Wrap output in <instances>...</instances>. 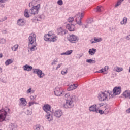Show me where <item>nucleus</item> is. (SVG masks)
<instances>
[{
    "label": "nucleus",
    "mask_w": 130,
    "mask_h": 130,
    "mask_svg": "<svg viewBox=\"0 0 130 130\" xmlns=\"http://www.w3.org/2000/svg\"><path fill=\"white\" fill-rule=\"evenodd\" d=\"M53 114H54L55 117L60 118L62 115V111L61 110H56Z\"/></svg>",
    "instance_id": "obj_11"
},
{
    "label": "nucleus",
    "mask_w": 130,
    "mask_h": 130,
    "mask_svg": "<svg viewBox=\"0 0 130 130\" xmlns=\"http://www.w3.org/2000/svg\"><path fill=\"white\" fill-rule=\"evenodd\" d=\"M2 68H0V72H2Z\"/></svg>",
    "instance_id": "obj_62"
},
{
    "label": "nucleus",
    "mask_w": 130,
    "mask_h": 130,
    "mask_svg": "<svg viewBox=\"0 0 130 130\" xmlns=\"http://www.w3.org/2000/svg\"><path fill=\"white\" fill-rule=\"evenodd\" d=\"M56 62H57V60H53V62L51 63L52 66H54V65L56 64Z\"/></svg>",
    "instance_id": "obj_46"
},
{
    "label": "nucleus",
    "mask_w": 130,
    "mask_h": 130,
    "mask_svg": "<svg viewBox=\"0 0 130 130\" xmlns=\"http://www.w3.org/2000/svg\"><path fill=\"white\" fill-rule=\"evenodd\" d=\"M32 5H33V3L32 2L29 3V7H32Z\"/></svg>",
    "instance_id": "obj_54"
},
{
    "label": "nucleus",
    "mask_w": 130,
    "mask_h": 130,
    "mask_svg": "<svg viewBox=\"0 0 130 130\" xmlns=\"http://www.w3.org/2000/svg\"><path fill=\"white\" fill-rule=\"evenodd\" d=\"M89 111L90 112H96L97 111V105L94 104L89 107Z\"/></svg>",
    "instance_id": "obj_18"
},
{
    "label": "nucleus",
    "mask_w": 130,
    "mask_h": 130,
    "mask_svg": "<svg viewBox=\"0 0 130 130\" xmlns=\"http://www.w3.org/2000/svg\"><path fill=\"white\" fill-rule=\"evenodd\" d=\"M114 97V95L112 94V92L110 91H105V92H101L99 93L98 98L99 101H108L109 99L110 98H113Z\"/></svg>",
    "instance_id": "obj_1"
},
{
    "label": "nucleus",
    "mask_w": 130,
    "mask_h": 130,
    "mask_svg": "<svg viewBox=\"0 0 130 130\" xmlns=\"http://www.w3.org/2000/svg\"><path fill=\"white\" fill-rule=\"evenodd\" d=\"M127 22V18L124 17L123 19V20L121 21V25H125L126 24V22Z\"/></svg>",
    "instance_id": "obj_35"
},
{
    "label": "nucleus",
    "mask_w": 130,
    "mask_h": 130,
    "mask_svg": "<svg viewBox=\"0 0 130 130\" xmlns=\"http://www.w3.org/2000/svg\"><path fill=\"white\" fill-rule=\"evenodd\" d=\"M32 92V88H30L29 89L27 90V93L29 94V93H31Z\"/></svg>",
    "instance_id": "obj_49"
},
{
    "label": "nucleus",
    "mask_w": 130,
    "mask_h": 130,
    "mask_svg": "<svg viewBox=\"0 0 130 130\" xmlns=\"http://www.w3.org/2000/svg\"><path fill=\"white\" fill-rule=\"evenodd\" d=\"M34 130H42L41 126L40 125H37L34 126Z\"/></svg>",
    "instance_id": "obj_37"
},
{
    "label": "nucleus",
    "mask_w": 130,
    "mask_h": 130,
    "mask_svg": "<svg viewBox=\"0 0 130 130\" xmlns=\"http://www.w3.org/2000/svg\"><path fill=\"white\" fill-rule=\"evenodd\" d=\"M32 44H37L36 35L34 34H31V35L28 38V45L31 46Z\"/></svg>",
    "instance_id": "obj_5"
},
{
    "label": "nucleus",
    "mask_w": 130,
    "mask_h": 130,
    "mask_svg": "<svg viewBox=\"0 0 130 130\" xmlns=\"http://www.w3.org/2000/svg\"><path fill=\"white\" fill-rule=\"evenodd\" d=\"M76 101V96H73L72 100L66 101V103L63 104L64 108H72L74 107V104L73 102Z\"/></svg>",
    "instance_id": "obj_3"
},
{
    "label": "nucleus",
    "mask_w": 130,
    "mask_h": 130,
    "mask_svg": "<svg viewBox=\"0 0 130 130\" xmlns=\"http://www.w3.org/2000/svg\"><path fill=\"white\" fill-rule=\"evenodd\" d=\"M24 16L26 17V18H29L30 17V15H29V10L28 9H25L24 12Z\"/></svg>",
    "instance_id": "obj_32"
},
{
    "label": "nucleus",
    "mask_w": 130,
    "mask_h": 130,
    "mask_svg": "<svg viewBox=\"0 0 130 130\" xmlns=\"http://www.w3.org/2000/svg\"><path fill=\"white\" fill-rule=\"evenodd\" d=\"M62 64V63L58 64L57 65V67L56 68V70H58V69H59V68H60V67H61Z\"/></svg>",
    "instance_id": "obj_48"
},
{
    "label": "nucleus",
    "mask_w": 130,
    "mask_h": 130,
    "mask_svg": "<svg viewBox=\"0 0 130 130\" xmlns=\"http://www.w3.org/2000/svg\"><path fill=\"white\" fill-rule=\"evenodd\" d=\"M40 9V4H38L36 6H33L29 10L30 14L31 15H36L39 12Z\"/></svg>",
    "instance_id": "obj_6"
},
{
    "label": "nucleus",
    "mask_w": 130,
    "mask_h": 130,
    "mask_svg": "<svg viewBox=\"0 0 130 130\" xmlns=\"http://www.w3.org/2000/svg\"><path fill=\"white\" fill-rule=\"evenodd\" d=\"M78 88V84H73L70 85L69 88H67L68 91H73L76 90Z\"/></svg>",
    "instance_id": "obj_22"
},
{
    "label": "nucleus",
    "mask_w": 130,
    "mask_h": 130,
    "mask_svg": "<svg viewBox=\"0 0 130 130\" xmlns=\"http://www.w3.org/2000/svg\"><path fill=\"white\" fill-rule=\"evenodd\" d=\"M20 103L19 104V106H22V107H25L27 105V101L26 99L24 98H21L20 99Z\"/></svg>",
    "instance_id": "obj_16"
},
{
    "label": "nucleus",
    "mask_w": 130,
    "mask_h": 130,
    "mask_svg": "<svg viewBox=\"0 0 130 130\" xmlns=\"http://www.w3.org/2000/svg\"><path fill=\"white\" fill-rule=\"evenodd\" d=\"M102 9H103V7L102 6H98L96 7V13H101V12H102Z\"/></svg>",
    "instance_id": "obj_33"
},
{
    "label": "nucleus",
    "mask_w": 130,
    "mask_h": 130,
    "mask_svg": "<svg viewBox=\"0 0 130 130\" xmlns=\"http://www.w3.org/2000/svg\"><path fill=\"white\" fill-rule=\"evenodd\" d=\"M37 46V44H31V46L28 45L31 51H35V50L37 49V47H36Z\"/></svg>",
    "instance_id": "obj_25"
},
{
    "label": "nucleus",
    "mask_w": 130,
    "mask_h": 130,
    "mask_svg": "<svg viewBox=\"0 0 130 130\" xmlns=\"http://www.w3.org/2000/svg\"><path fill=\"white\" fill-rule=\"evenodd\" d=\"M66 28L69 30V31H70V32H73V31H75V30H76L75 25L72 24H67Z\"/></svg>",
    "instance_id": "obj_15"
},
{
    "label": "nucleus",
    "mask_w": 130,
    "mask_h": 130,
    "mask_svg": "<svg viewBox=\"0 0 130 130\" xmlns=\"http://www.w3.org/2000/svg\"><path fill=\"white\" fill-rule=\"evenodd\" d=\"M30 99L32 101H34L35 100V97L34 96H30Z\"/></svg>",
    "instance_id": "obj_50"
},
{
    "label": "nucleus",
    "mask_w": 130,
    "mask_h": 130,
    "mask_svg": "<svg viewBox=\"0 0 130 130\" xmlns=\"http://www.w3.org/2000/svg\"><path fill=\"white\" fill-rule=\"evenodd\" d=\"M18 47H19V45L16 44L11 47L13 51H17L18 50Z\"/></svg>",
    "instance_id": "obj_34"
},
{
    "label": "nucleus",
    "mask_w": 130,
    "mask_h": 130,
    "mask_svg": "<svg viewBox=\"0 0 130 130\" xmlns=\"http://www.w3.org/2000/svg\"><path fill=\"white\" fill-rule=\"evenodd\" d=\"M26 22L24 21V19H19L17 20V25H18V26H21V27H23V25Z\"/></svg>",
    "instance_id": "obj_23"
},
{
    "label": "nucleus",
    "mask_w": 130,
    "mask_h": 130,
    "mask_svg": "<svg viewBox=\"0 0 130 130\" xmlns=\"http://www.w3.org/2000/svg\"><path fill=\"white\" fill-rule=\"evenodd\" d=\"M24 71H27V72H30L33 70V67L32 66L26 64L23 67Z\"/></svg>",
    "instance_id": "obj_19"
},
{
    "label": "nucleus",
    "mask_w": 130,
    "mask_h": 130,
    "mask_svg": "<svg viewBox=\"0 0 130 130\" xmlns=\"http://www.w3.org/2000/svg\"><path fill=\"white\" fill-rule=\"evenodd\" d=\"M7 0H0V4L2 3H5Z\"/></svg>",
    "instance_id": "obj_53"
},
{
    "label": "nucleus",
    "mask_w": 130,
    "mask_h": 130,
    "mask_svg": "<svg viewBox=\"0 0 130 130\" xmlns=\"http://www.w3.org/2000/svg\"><path fill=\"white\" fill-rule=\"evenodd\" d=\"M126 39H127V40H130V35H128V36L126 37Z\"/></svg>",
    "instance_id": "obj_52"
},
{
    "label": "nucleus",
    "mask_w": 130,
    "mask_h": 130,
    "mask_svg": "<svg viewBox=\"0 0 130 130\" xmlns=\"http://www.w3.org/2000/svg\"><path fill=\"white\" fill-rule=\"evenodd\" d=\"M69 40L72 43H76V42H78L79 39L75 35H71L70 36Z\"/></svg>",
    "instance_id": "obj_10"
},
{
    "label": "nucleus",
    "mask_w": 130,
    "mask_h": 130,
    "mask_svg": "<svg viewBox=\"0 0 130 130\" xmlns=\"http://www.w3.org/2000/svg\"><path fill=\"white\" fill-rule=\"evenodd\" d=\"M88 52L90 55H93V54H95V52H97V50L94 48L90 49Z\"/></svg>",
    "instance_id": "obj_29"
},
{
    "label": "nucleus",
    "mask_w": 130,
    "mask_h": 130,
    "mask_svg": "<svg viewBox=\"0 0 130 130\" xmlns=\"http://www.w3.org/2000/svg\"><path fill=\"white\" fill-rule=\"evenodd\" d=\"M99 105L100 106V107H101V106H103V104H99Z\"/></svg>",
    "instance_id": "obj_57"
},
{
    "label": "nucleus",
    "mask_w": 130,
    "mask_h": 130,
    "mask_svg": "<svg viewBox=\"0 0 130 130\" xmlns=\"http://www.w3.org/2000/svg\"><path fill=\"white\" fill-rule=\"evenodd\" d=\"M1 41H2V43H5L6 42V40L4 39H2L1 40Z\"/></svg>",
    "instance_id": "obj_56"
},
{
    "label": "nucleus",
    "mask_w": 130,
    "mask_h": 130,
    "mask_svg": "<svg viewBox=\"0 0 130 130\" xmlns=\"http://www.w3.org/2000/svg\"><path fill=\"white\" fill-rule=\"evenodd\" d=\"M2 57H3V54H0V58H2Z\"/></svg>",
    "instance_id": "obj_59"
},
{
    "label": "nucleus",
    "mask_w": 130,
    "mask_h": 130,
    "mask_svg": "<svg viewBox=\"0 0 130 130\" xmlns=\"http://www.w3.org/2000/svg\"><path fill=\"white\" fill-rule=\"evenodd\" d=\"M104 107L105 108V112H106V113H108L110 110V108H109V106H108V105H106L104 106Z\"/></svg>",
    "instance_id": "obj_31"
},
{
    "label": "nucleus",
    "mask_w": 130,
    "mask_h": 130,
    "mask_svg": "<svg viewBox=\"0 0 130 130\" xmlns=\"http://www.w3.org/2000/svg\"><path fill=\"white\" fill-rule=\"evenodd\" d=\"M3 83H7V82L6 81H3Z\"/></svg>",
    "instance_id": "obj_61"
},
{
    "label": "nucleus",
    "mask_w": 130,
    "mask_h": 130,
    "mask_svg": "<svg viewBox=\"0 0 130 130\" xmlns=\"http://www.w3.org/2000/svg\"><path fill=\"white\" fill-rule=\"evenodd\" d=\"M11 126L12 130L18 129V126H17V124H11Z\"/></svg>",
    "instance_id": "obj_36"
},
{
    "label": "nucleus",
    "mask_w": 130,
    "mask_h": 130,
    "mask_svg": "<svg viewBox=\"0 0 130 130\" xmlns=\"http://www.w3.org/2000/svg\"><path fill=\"white\" fill-rule=\"evenodd\" d=\"M67 33H68V30L66 29H62L61 28H58L57 30V34L58 35H66Z\"/></svg>",
    "instance_id": "obj_14"
},
{
    "label": "nucleus",
    "mask_w": 130,
    "mask_h": 130,
    "mask_svg": "<svg viewBox=\"0 0 130 130\" xmlns=\"http://www.w3.org/2000/svg\"><path fill=\"white\" fill-rule=\"evenodd\" d=\"M61 74L62 75H66V74H68V68H67L66 70H63L61 71Z\"/></svg>",
    "instance_id": "obj_40"
},
{
    "label": "nucleus",
    "mask_w": 130,
    "mask_h": 130,
    "mask_svg": "<svg viewBox=\"0 0 130 130\" xmlns=\"http://www.w3.org/2000/svg\"><path fill=\"white\" fill-rule=\"evenodd\" d=\"M113 71H114V72H117V73H120V72H122V71H123V68L121 67H115L114 68Z\"/></svg>",
    "instance_id": "obj_27"
},
{
    "label": "nucleus",
    "mask_w": 130,
    "mask_h": 130,
    "mask_svg": "<svg viewBox=\"0 0 130 130\" xmlns=\"http://www.w3.org/2000/svg\"><path fill=\"white\" fill-rule=\"evenodd\" d=\"M113 93L115 95H119L121 93V87H116L113 89Z\"/></svg>",
    "instance_id": "obj_12"
},
{
    "label": "nucleus",
    "mask_w": 130,
    "mask_h": 130,
    "mask_svg": "<svg viewBox=\"0 0 130 130\" xmlns=\"http://www.w3.org/2000/svg\"><path fill=\"white\" fill-rule=\"evenodd\" d=\"M96 113H99L100 114H103L104 113V111H102V110H98L97 109V111L95 112Z\"/></svg>",
    "instance_id": "obj_42"
},
{
    "label": "nucleus",
    "mask_w": 130,
    "mask_h": 130,
    "mask_svg": "<svg viewBox=\"0 0 130 130\" xmlns=\"http://www.w3.org/2000/svg\"><path fill=\"white\" fill-rule=\"evenodd\" d=\"M44 39L45 41H52L54 42L57 40V37L48 34L47 35H45Z\"/></svg>",
    "instance_id": "obj_4"
},
{
    "label": "nucleus",
    "mask_w": 130,
    "mask_h": 130,
    "mask_svg": "<svg viewBox=\"0 0 130 130\" xmlns=\"http://www.w3.org/2000/svg\"><path fill=\"white\" fill-rule=\"evenodd\" d=\"M123 2V0H119L117 4L115 6V8H117V7H118V6H120V5Z\"/></svg>",
    "instance_id": "obj_39"
},
{
    "label": "nucleus",
    "mask_w": 130,
    "mask_h": 130,
    "mask_svg": "<svg viewBox=\"0 0 130 130\" xmlns=\"http://www.w3.org/2000/svg\"><path fill=\"white\" fill-rule=\"evenodd\" d=\"M2 33H3V34H7V31L6 30H4L2 31Z\"/></svg>",
    "instance_id": "obj_51"
},
{
    "label": "nucleus",
    "mask_w": 130,
    "mask_h": 130,
    "mask_svg": "<svg viewBox=\"0 0 130 130\" xmlns=\"http://www.w3.org/2000/svg\"><path fill=\"white\" fill-rule=\"evenodd\" d=\"M57 4L59 6H62V5H63V2H62V0H58L57 1Z\"/></svg>",
    "instance_id": "obj_43"
},
{
    "label": "nucleus",
    "mask_w": 130,
    "mask_h": 130,
    "mask_svg": "<svg viewBox=\"0 0 130 130\" xmlns=\"http://www.w3.org/2000/svg\"><path fill=\"white\" fill-rule=\"evenodd\" d=\"M54 93L56 96H62V89L61 87H56Z\"/></svg>",
    "instance_id": "obj_8"
},
{
    "label": "nucleus",
    "mask_w": 130,
    "mask_h": 130,
    "mask_svg": "<svg viewBox=\"0 0 130 130\" xmlns=\"http://www.w3.org/2000/svg\"><path fill=\"white\" fill-rule=\"evenodd\" d=\"M109 68L108 66H105L104 68H102L99 71L96 72V73H104V72H106V71H108Z\"/></svg>",
    "instance_id": "obj_26"
},
{
    "label": "nucleus",
    "mask_w": 130,
    "mask_h": 130,
    "mask_svg": "<svg viewBox=\"0 0 130 130\" xmlns=\"http://www.w3.org/2000/svg\"><path fill=\"white\" fill-rule=\"evenodd\" d=\"M7 20V17H4V20H3V21H6Z\"/></svg>",
    "instance_id": "obj_58"
},
{
    "label": "nucleus",
    "mask_w": 130,
    "mask_h": 130,
    "mask_svg": "<svg viewBox=\"0 0 130 130\" xmlns=\"http://www.w3.org/2000/svg\"><path fill=\"white\" fill-rule=\"evenodd\" d=\"M34 74H37L38 77L40 79H42V78H44L45 76V74H44L42 71L39 69H33Z\"/></svg>",
    "instance_id": "obj_7"
},
{
    "label": "nucleus",
    "mask_w": 130,
    "mask_h": 130,
    "mask_svg": "<svg viewBox=\"0 0 130 130\" xmlns=\"http://www.w3.org/2000/svg\"><path fill=\"white\" fill-rule=\"evenodd\" d=\"M51 107H50V105L47 104V105H45L43 107V109L44 111H45V112H46V113H49V112H51V111H50Z\"/></svg>",
    "instance_id": "obj_17"
},
{
    "label": "nucleus",
    "mask_w": 130,
    "mask_h": 130,
    "mask_svg": "<svg viewBox=\"0 0 130 130\" xmlns=\"http://www.w3.org/2000/svg\"><path fill=\"white\" fill-rule=\"evenodd\" d=\"M84 27H85V28H88V25H84Z\"/></svg>",
    "instance_id": "obj_60"
},
{
    "label": "nucleus",
    "mask_w": 130,
    "mask_h": 130,
    "mask_svg": "<svg viewBox=\"0 0 130 130\" xmlns=\"http://www.w3.org/2000/svg\"><path fill=\"white\" fill-rule=\"evenodd\" d=\"M86 62H88V63H96V61L90 59L86 60Z\"/></svg>",
    "instance_id": "obj_38"
},
{
    "label": "nucleus",
    "mask_w": 130,
    "mask_h": 130,
    "mask_svg": "<svg viewBox=\"0 0 130 130\" xmlns=\"http://www.w3.org/2000/svg\"><path fill=\"white\" fill-rule=\"evenodd\" d=\"M37 104V103H36V102H30L29 103V106H32V105H33V104Z\"/></svg>",
    "instance_id": "obj_45"
},
{
    "label": "nucleus",
    "mask_w": 130,
    "mask_h": 130,
    "mask_svg": "<svg viewBox=\"0 0 130 130\" xmlns=\"http://www.w3.org/2000/svg\"><path fill=\"white\" fill-rule=\"evenodd\" d=\"M110 31L111 32H114V31H116V27H111L110 28Z\"/></svg>",
    "instance_id": "obj_44"
},
{
    "label": "nucleus",
    "mask_w": 130,
    "mask_h": 130,
    "mask_svg": "<svg viewBox=\"0 0 130 130\" xmlns=\"http://www.w3.org/2000/svg\"><path fill=\"white\" fill-rule=\"evenodd\" d=\"M47 114L45 115V118L48 120V121H52L53 120V117L52 116V112H49V113H46Z\"/></svg>",
    "instance_id": "obj_13"
},
{
    "label": "nucleus",
    "mask_w": 130,
    "mask_h": 130,
    "mask_svg": "<svg viewBox=\"0 0 130 130\" xmlns=\"http://www.w3.org/2000/svg\"><path fill=\"white\" fill-rule=\"evenodd\" d=\"M91 43H96V42H101L102 41V38L94 37V39L91 40Z\"/></svg>",
    "instance_id": "obj_20"
},
{
    "label": "nucleus",
    "mask_w": 130,
    "mask_h": 130,
    "mask_svg": "<svg viewBox=\"0 0 130 130\" xmlns=\"http://www.w3.org/2000/svg\"><path fill=\"white\" fill-rule=\"evenodd\" d=\"M80 20H82V19H83V18L84 17V14H83V13H80Z\"/></svg>",
    "instance_id": "obj_47"
},
{
    "label": "nucleus",
    "mask_w": 130,
    "mask_h": 130,
    "mask_svg": "<svg viewBox=\"0 0 130 130\" xmlns=\"http://www.w3.org/2000/svg\"><path fill=\"white\" fill-rule=\"evenodd\" d=\"M13 62H14V60H13L11 59H8L6 61L5 65L6 66H9L10 64H11V63H13Z\"/></svg>",
    "instance_id": "obj_30"
},
{
    "label": "nucleus",
    "mask_w": 130,
    "mask_h": 130,
    "mask_svg": "<svg viewBox=\"0 0 130 130\" xmlns=\"http://www.w3.org/2000/svg\"><path fill=\"white\" fill-rule=\"evenodd\" d=\"M80 12H79L78 14H77L75 16L74 18L75 19V21L77 25H79V26H82V20H80Z\"/></svg>",
    "instance_id": "obj_9"
},
{
    "label": "nucleus",
    "mask_w": 130,
    "mask_h": 130,
    "mask_svg": "<svg viewBox=\"0 0 130 130\" xmlns=\"http://www.w3.org/2000/svg\"><path fill=\"white\" fill-rule=\"evenodd\" d=\"M76 97L75 95H71V94H70V93H67L65 94L64 97H65V100L66 101H68V100H73V97Z\"/></svg>",
    "instance_id": "obj_21"
},
{
    "label": "nucleus",
    "mask_w": 130,
    "mask_h": 130,
    "mask_svg": "<svg viewBox=\"0 0 130 130\" xmlns=\"http://www.w3.org/2000/svg\"><path fill=\"white\" fill-rule=\"evenodd\" d=\"M68 21L69 23H72V22H74V17H69L68 19Z\"/></svg>",
    "instance_id": "obj_41"
},
{
    "label": "nucleus",
    "mask_w": 130,
    "mask_h": 130,
    "mask_svg": "<svg viewBox=\"0 0 130 130\" xmlns=\"http://www.w3.org/2000/svg\"><path fill=\"white\" fill-rule=\"evenodd\" d=\"M127 113H130V108L126 110Z\"/></svg>",
    "instance_id": "obj_55"
},
{
    "label": "nucleus",
    "mask_w": 130,
    "mask_h": 130,
    "mask_svg": "<svg viewBox=\"0 0 130 130\" xmlns=\"http://www.w3.org/2000/svg\"><path fill=\"white\" fill-rule=\"evenodd\" d=\"M73 53V50H68L66 52L61 53V55H71Z\"/></svg>",
    "instance_id": "obj_28"
},
{
    "label": "nucleus",
    "mask_w": 130,
    "mask_h": 130,
    "mask_svg": "<svg viewBox=\"0 0 130 130\" xmlns=\"http://www.w3.org/2000/svg\"><path fill=\"white\" fill-rule=\"evenodd\" d=\"M7 112H11V110L8 107L0 110V126H2L3 121H9L10 120V118L7 117Z\"/></svg>",
    "instance_id": "obj_2"
},
{
    "label": "nucleus",
    "mask_w": 130,
    "mask_h": 130,
    "mask_svg": "<svg viewBox=\"0 0 130 130\" xmlns=\"http://www.w3.org/2000/svg\"><path fill=\"white\" fill-rule=\"evenodd\" d=\"M123 96L130 99V90H126L123 93Z\"/></svg>",
    "instance_id": "obj_24"
}]
</instances>
